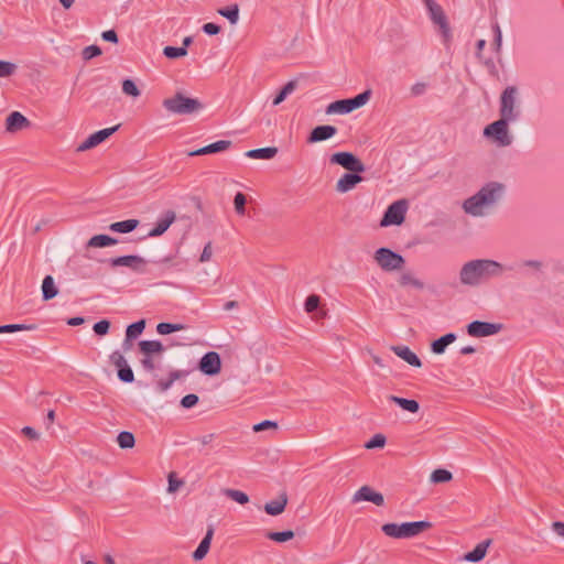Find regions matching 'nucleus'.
I'll list each match as a JSON object with an SVG mask.
<instances>
[{"label": "nucleus", "mask_w": 564, "mask_h": 564, "mask_svg": "<svg viewBox=\"0 0 564 564\" xmlns=\"http://www.w3.org/2000/svg\"><path fill=\"white\" fill-rule=\"evenodd\" d=\"M278 427V423L274 422V421H270V420H264L258 424H254L253 425V431L254 432H262L264 430H268V429H276Z\"/></svg>", "instance_id": "nucleus-55"}, {"label": "nucleus", "mask_w": 564, "mask_h": 564, "mask_svg": "<svg viewBox=\"0 0 564 564\" xmlns=\"http://www.w3.org/2000/svg\"><path fill=\"white\" fill-rule=\"evenodd\" d=\"M139 225L140 221L138 219H127L110 224L109 229L113 232L129 234L137 229Z\"/></svg>", "instance_id": "nucleus-29"}, {"label": "nucleus", "mask_w": 564, "mask_h": 564, "mask_svg": "<svg viewBox=\"0 0 564 564\" xmlns=\"http://www.w3.org/2000/svg\"><path fill=\"white\" fill-rule=\"evenodd\" d=\"M330 164H337L349 172L362 173L365 164L351 152H336L329 158Z\"/></svg>", "instance_id": "nucleus-9"}, {"label": "nucleus", "mask_w": 564, "mask_h": 564, "mask_svg": "<svg viewBox=\"0 0 564 564\" xmlns=\"http://www.w3.org/2000/svg\"><path fill=\"white\" fill-rule=\"evenodd\" d=\"M399 283L401 286H408L411 285L414 289L422 290L424 289V283L416 279L412 273L410 272H403L399 278Z\"/></svg>", "instance_id": "nucleus-36"}, {"label": "nucleus", "mask_w": 564, "mask_h": 564, "mask_svg": "<svg viewBox=\"0 0 564 564\" xmlns=\"http://www.w3.org/2000/svg\"><path fill=\"white\" fill-rule=\"evenodd\" d=\"M140 352L143 355H153L164 351V346L160 340H141L138 344Z\"/></svg>", "instance_id": "nucleus-32"}, {"label": "nucleus", "mask_w": 564, "mask_h": 564, "mask_svg": "<svg viewBox=\"0 0 564 564\" xmlns=\"http://www.w3.org/2000/svg\"><path fill=\"white\" fill-rule=\"evenodd\" d=\"M217 12L228 19L231 24H236L239 20V7L237 4L218 9Z\"/></svg>", "instance_id": "nucleus-38"}, {"label": "nucleus", "mask_w": 564, "mask_h": 564, "mask_svg": "<svg viewBox=\"0 0 564 564\" xmlns=\"http://www.w3.org/2000/svg\"><path fill=\"white\" fill-rule=\"evenodd\" d=\"M231 147V141L229 140H219L217 142L210 143L206 147H203L200 149H197L195 151H191L188 153L189 156H196V155H205V154H213L221 151H226Z\"/></svg>", "instance_id": "nucleus-22"}, {"label": "nucleus", "mask_w": 564, "mask_h": 564, "mask_svg": "<svg viewBox=\"0 0 564 564\" xmlns=\"http://www.w3.org/2000/svg\"><path fill=\"white\" fill-rule=\"evenodd\" d=\"M321 297L316 294H311L306 297L304 308L307 313H313L319 306Z\"/></svg>", "instance_id": "nucleus-47"}, {"label": "nucleus", "mask_w": 564, "mask_h": 564, "mask_svg": "<svg viewBox=\"0 0 564 564\" xmlns=\"http://www.w3.org/2000/svg\"><path fill=\"white\" fill-rule=\"evenodd\" d=\"M58 293V290L55 285L54 279L52 275H46L42 282V296L44 301H50L55 297Z\"/></svg>", "instance_id": "nucleus-33"}, {"label": "nucleus", "mask_w": 564, "mask_h": 564, "mask_svg": "<svg viewBox=\"0 0 564 564\" xmlns=\"http://www.w3.org/2000/svg\"><path fill=\"white\" fill-rule=\"evenodd\" d=\"M553 532L564 539V522L554 521L551 525Z\"/></svg>", "instance_id": "nucleus-61"}, {"label": "nucleus", "mask_w": 564, "mask_h": 564, "mask_svg": "<svg viewBox=\"0 0 564 564\" xmlns=\"http://www.w3.org/2000/svg\"><path fill=\"white\" fill-rule=\"evenodd\" d=\"M508 122L509 120L500 117L499 120L485 128L484 134L486 137H494L500 145L507 147L511 143V137L508 133Z\"/></svg>", "instance_id": "nucleus-11"}, {"label": "nucleus", "mask_w": 564, "mask_h": 564, "mask_svg": "<svg viewBox=\"0 0 564 564\" xmlns=\"http://www.w3.org/2000/svg\"><path fill=\"white\" fill-rule=\"evenodd\" d=\"M23 435H25L29 440L37 441L40 438V434L31 426H24L22 429Z\"/></svg>", "instance_id": "nucleus-60"}, {"label": "nucleus", "mask_w": 564, "mask_h": 564, "mask_svg": "<svg viewBox=\"0 0 564 564\" xmlns=\"http://www.w3.org/2000/svg\"><path fill=\"white\" fill-rule=\"evenodd\" d=\"M167 480H169V487H167L169 492H175L184 485L183 480L176 478L175 473H170Z\"/></svg>", "instance_id": "nucleus-53"}, {"label": "nucleus", "mask_w": 564, "mask_h": 564, "mask_svg": "<svg viewBox=\"0 0 564 564\" xmlns=\"http://www.w3.org/2000/svg\"><path fill=\"white\" fill-rule=\"evenodd\" d=\"M517 87L508 86L500 97V117L509 121L518 118V111L514 110Z\"/></svg>", "instance_id": "nucleus-10"}, {"label": "nucleus", "mask_w": 564, "mask_h": 564, "mask_svg": "<svg viewBox=\"0 0 564 564\" xmlns=\"http://www.w3.org/2000/svg\"><path fill=\"white\" fill-rule=\"evenodd\" d=\"M370 96H371V91L365 90L352 98L336 100L334 102H330L326 107V113L327 115L349 113V112L362 107L364 105H366L367 101L370 99Z\"/></svg>", "instance_id": "nucleus-5"}, {"label": "nucleus", "mask_w": 564, "mask_h": 564, "mask_svg": "<svg viewBox=\"0 0 564 564\" xmlns=\"http://www.w3.org/2000/svg\"><path fill=\"white\" fill-rule=\"evenodd\" d=\"M388 399L398 404L402 410L410 413H417L420 410V404L416 400L405 399L393 394L389 395Z\"/></svg>", "instance_id": "nucleus-28"}, {"label": "nucleus", "mask_w": 564, "mask_h": 564, "mask_svg": "<svg viewBox=\"0 0 564 564\" xmlns=\"http://www.w3.org/2000/svg\"><path fill=\"white\" fill-rule=\"evenodd\" d=\"M117 443L120 448L128 449V448H132L134 446L135 438L131 432L122 431L117 436Z\"/></svg>", "instance_id": "nucleus-37"}, {"label": "nucleus", "mask_w": 564, "mask_h": 564, "mask_svg": "<svg viewBox=\"0 0 564 564\" xmlns=\"http://www.w3.org/2000/svg\"><path fill=\"white\" fill-rule=\"evenodd\" d=\"M101 53L102 52H101V48L99 46H97V45H89V46H87V47H85L83 50L82 55H83V58L85 61H89V59H91L94 57H97V56L101 55Z\"/></svg>", "instance_id": "nucleus-50"}, {"label": "nucleus", "mask_w": 564, "mask_h": 564, "mask_svg": "<svg viewBox=\"0 0 564 564\" xmlns=\"http://www.w3.org/2000/svg\"><path fill=\"white\" fill-rule=\"evenodd\" d=\"M502 189L503 186L500 183L486 184L479 192L464 202L465 213L473 216H482V207L494 205L501 196Z\"/></svg>", "instance_id": "nucleus-2"}, {"label": "nucleus", "mask_w": 564, "mask_h": 564, "mask_svg": "<svg viewBox=\"0 0 564 564\" xmlns=\"http://www.w3.org/2000/svg\"><path fill=\"white\" fill-rule=\"evenodd\" d=\"M278 153L275 147H267L260 149H253L246 152V156L250 159L270 160L273 159Z\"/></svg>", "instance_id": "nucleus-31"}, {"label": "nucleus", "mask_w": 564, "mask_h": 564, "mask_svg": "<svg viewBox=\"0 0 564 564\" xmlns=\"http://www.w3.org/2000/svg\"><path fill=\"white\" fill-rule=\"evenodd\" d=\"M453 479V474L443 468H438L432 471L430 480L434 484L448 482Z\"/></svg>", "instance_id": "nucleus-40"}, {"label": "nucleus", "mask_w": 564, "mask_h": 564, "mask_svg": "<svg viewBox=\"0 0 564 564\" xmlns=\"http://www.w3.org/2000/svg\"><path fill=\"white\" fill-rule=\"evenodd\" d=\"M502 272L501 263L489 259H476L462 267L459 280L464 285L477 286L491 278L500 276Z\"/></svg>", "instance_id": "nucleus-1"}, {"label": "nucleus", "mask_w": 564, "mask_h": 564, "mask_svg": "<svg viewBox=\"0 0 564 564\" xmlns=\"http://www.w3.org/2000/svg\"><path fill=\"white\" fill-rule=\"evenodd\" d=\"M185 329V325L183 324H173V323H159L156 325V332L161 335H169L174 332H180Z\"/></svg>", "instance_id": "nucleus-41"}, {"label": "nucleus", "mask_w": 564, "mask_h": 564, "mask_svg": "<svg viewBox=\"0 0 564 564\" xmlns=\"http://www.w3.org/2000/svg\"><path fill=\"white\" fill-rule=\"evenodd\" d=\"M163 54L170 59H175L185 56L187 50L185 47L165 46Z\"/></svg>", "instance_id": "nucleus-45"}, {"label": "nucleus", "mask_w": 564, "mask_h": 564, "mask_svg": "<svg viewBox=\"0 0 564 564\" xmlns=\"http://www.w3.org/2000/svg\"><path fill=\"white\" fill-rule=\"evenodd\" d=\"M336 133H337V128L335 126H330V124L317 126L314 129H312V131L310 132V134L307 137L306 142L312 144V143L326 141V140L333 138Z\"/></svg>", "instance_id": "nucleus-19"}, {"label": "nucleus", "mask_w": 564, "mask_h": 564, "mask_svg": "<svg viewBox=\"0 0 564 564\" xmlns=\"http://www.w3.org/2000/svg\"><path fill=\"white\" fill-rule=\"evenodd\" d=\"M198 395L194 393L186 394L181 400V405L185 409L195 406L198 403Z\"/></svg>", "instance_id": "nucleus-54"}, {"label": "nucleus", "mask_w": 564, "mask_h": 564, "mask_svg": "<svg viewBox=\"0 0 564 564\" xmlns=\"http://www.w3.org/2000/svg\"><path fill=\"white\" fill-rule=\"evenodd\" d=\"M432 523L430 521H413L403 523H384L381 531L389 538L393 539H411L422 532L430 530Z\"/></svg>", "instance_id": "nucleus-3"}, {"label": "nucleus", "mask_w": 564, "mask_h": 564, "mask_svg": "<svg viewBox=\"0 0 564 564\" xmlns=\"http://www.w3.org/2000/svg\"><path fill=\"white\" fill-rule=\"evenodd\" d=\"M145 328V319H140L135 323L130 324L126 329V341L130 343L140 336Z\"/></svg>", "instance_id": "nucleus-34"}, {"label": "nucleus", "mask_w": 564, "mask_h": 564, "mask_svg": "<svg viewBox=\"0 0 564 564\" xmlns=\"http://www.w3.org/2000/svg\"><path fill=\"white\" fill-rule=\"evenodd\" d=\"M491 542H492L491 539H487V540L478 543L473 551L465 554L464 558L467 562H471V563H477V562L481 561L486 556L487 549L489 547Z\"/></svg>", "instance_id": "nucleus-26"}, {"label": "nucleus", "mask_w": 564, "mask_h": 564, "mask_svg": "<svg viewBox=\"0 0 564 564\" xmlns=\"http://www.w3.org/2000/svg\"><path fill=\"white\" fill-rule=\"evenodd\" d=\"M373 259L383 271L401 270L405 263L404 258L400 253L386 247L377 249Z\"/></svg>", "instance_id": "nucleus-7"}, {"label": "nucleus", "mask_w": 564, "mask_h": 564, "mask_svg": "<svg viewBox=\"0 0 564 564\" xmlns=\"http://www.w3.org/2000/svg\"><path fill=\"white\" fill-rule=\"evenodd\" d=\"M212 254H213V249H212V242L209 241L204 247L203 252H202L200 258H199V261L200 262L209 261L210 258H212Z\"/></svg>", "instance_id": "nucleus-59"}, {"label": "nucleus", "mask_w": 564, "mask_h": 564, "mask_svg": "<svg viewBox=\"0 0 564 564\" xmlns=\"http://www.w3.org/2000/svg\"><path fill=\"white\" fill-rule=\"evenodd\" d=\"M162 105L166 111L180 116L196 113L204 108L197 98L187 97L182 91L164 99Z\"/></svg>", "instance_id": "nucleus-4"}, {"label": "nucleus", "mask_w": 564, "mask_h": 564, "mask_svg": "<svg viewBox=\"0 0 564 564\" xmlns=\"http://www.w3.org/2000/svg\"><path fill=\"white\" fill-rule=\"evenodd\" d=\"M411 91L415 96L422 95L425 91V84L416 83L415 85L412 86Z\"/></svg>", "instance_id": "nucleus-62"}, {"label": "nucleus", "mask_w": 564, "mask_h": 564, "mask_svg": "<svg viewBox=\"0 0 564 564\" xmlns=\"http://www.w3.org/2000/svg\"><path fill=\"white\" fill-rule=\"evenodd\" d=\"M109 264L112 268L127 267L134 272L143 273V272H145L147 260L140 256L128 254V256L111 258L109 260Z\"/></svg>", "instance_id": "nucleus-14"}, {"label": "nucleus", "mask_w": 564, "mask_h": 564, "mask_svg": "<svg viewBox=\"0 0 564 564\" xmlns=\"http://www.w3.org/2000/svg\"><path fill=\"white\" fill-rule=\"evenodd\" d=\"M173 384L172 380L167 379V380H160L158 382V388L160 389V391H166L167 389L171 388V386Z\"/></svg>", "instance_id": "nucleus-64"}, {"label": "nucleus", "mask_w": 564, "mask_h": 564, "mask_svg": "<svg viewBox=\"0 0 564 564\" xmlns=\"http://www.w3.org/2000/svg\"><path fill=\"white\" fill-rule=\"evenodd\" d=\"M216 435L214 433L203 435L198 438L202 445H208L215 440Z\"/></svg>", "instance_id": "nucleus-63"}, {"label": "nucleus", "mask_w": 564, "mask_h": 564, "mask_svg": "<svg viewBox=\"0 0 564 564\" xmlns=\"http://www.w3.org/2000/svg\"><path fill=\"white\" fill-rule=\"evenodd\" d=\"M17 70V65L11 62L0 61V77H9Z\"/></svg>", "instance_id": "nucleus-49"}, {"label": "nucleus", "mask_w": 564, "mask_h": 564, "mask_svg": "<svg viewBox=\"0 0 564 564\" xmlns=\"http://www.w3.org/2000/svg\"><path fill=\"white\" fill-rule=\"evenodd\" d=\"M109 361L117 368V376L120 381L124 383H131L134 381L133 371L121 351H112L109 356Z\"/></svg>", "instance_id": "nucleus-12"}, {"label": "nucleus", "mask_w": 564, "mask_h": 564, "mask_svg": "<svg viewBox=\"0 0 564 564\" xmlns=\"http://www.w3.org/2000/svg\"><path fill=\"white\" fill-rule=\"evenodd\" d=\"M223 494L227 498L238 502L239 505H246V503L249 502V497L243 491H240V490H237V489L226 488V489L223 490Z\"/></svg>", "instance_id": "nucleus-39"}, {"label": "nucleus", "mask_w": 564, "mask_h": 564, "mask_svg": "<svg viewBox=\"0 0 564 564\" xmlns=\"http://www.w3.org/2000/svg\"><path fill=\"white\" fill-rule=\"evenodd\" d=\"M36 326L34 324L32 325H25V324H7L0 326V334L2 333H15L20 330H32L35 329Z\"/></svg>", "instance_id": "nucleus-43"}, {"label": "nucleus", "mask_w": 564, "mask_h": 564, "mask_svg": "<svg viewBox=\"0 0 564 564\" xmlns=\"http://www.w3.org/2000/svg\"><path fill=\"white\" fill-rule=\"evenodd\" d=\"M246 204H247L246 195L241 192H238L234 197V206H235V212L239 216L246 215Z\"/></svg>", "instance_id": "nucleus-44"}, {"label": "nucleus", "mask_w": 564, "mask_h": 564, "mask_svg": "<svg viewBox=\"0 0 564 564\" xmlns=\"http://www.w3.org/2000/svg\"><path fill=\"white\" fill-rule=\"evenodd\" d=\"M360 501L372 502L373 505L381 507L384 505V497L381 492L373 490L370 486H361L352 496L351 502L357 503Z\"/></svg>", "instance_id": "nucleus-17"}, {"label": "nucleus", "mask_w": 564, "mask_h": 564, "mask_svg": "<svg viewBox=\"0 0 564 564\" xmlns=\"http://www.w3.org/2000/svg\"><path fill=\"white\" fill-rule=\"evenodd\" d=\"M214 532H215L214 527L209 525L207 531H206L205 536L203 538V540L198 544L197 549L193 552V558L195 561L203 560L206 556V554L208 553V551L210 549V543H212V540H213V536H214Z\"/></svg>", "instance_id": "nucleus-24"}, {"label": "nucleus", "mask_w": 564, "mask_h": 564, "mask_svg": "<svg viewBox=\"0 0 564 564\" xmlns=\"http://www.w3.org/2000/svg\"><path fill=\"white\" fill-rule=\"evenodd\" d=\"M386 436L382 435V434H376L373 435L370 441H368L365 445L366 448L368 449H371V448H380V447H383L386 445Z\"/></svg>", "instance_id": "nucleus-48"}, {"label": "nucleus", "mask_w": 564, "mask_h": 564, "mask_svg": "<svg viewBox=\"0 0 564 564\" xmlns=\"http://www.w3.org/2000/svg\"><path fill=\"white\" fill-rule=\"evenodd\" d=\"M288 500V495L285 491H283L275 500L269 501L264 505V511L269 516H279L285 510Z\"/></svg>", "instance_id": "nucleus-25"}, {"label": "nucleus", "mask_w": 564, "mask_h": 564, "mask_svg": "<svg viewBox=\"0 0 564 564\" xmlns=\"http://www.w3.org/2000/svg\"><path fill=\"white\" fill-rule=\"evenodd\" d=\"M141 365L143 369L149 372L155 369V364L151 355H144V358L141 359Z\"/></svg>", "instance_id": "nucleus-57"}, {"label": "nucleus", "mask_w": 564, "mask_h": 564, "mask_svg": "<svg viewBox=\"0 0 564 564\" xmlns=\"http://www.w3.org/2000/svg\"><path fill=\"white\" fill-rule=\"evenodd\" d=\"M101 39L106 42L117 44L119 42L118 34L115 30H107L101 33Z\"/></svg>", "instance_id": "nucleus-56"}, {"label": "nucleus", "mask_w": 564, "mask_h": 564, "mask_svg": "<svg viewBox=\"0 0 564 564\" xmlns=\"http://www.w3.org/2000/svg\"><path fill=\"white\" fill-rule=\"evenodd\" d=\"M198 368L204 375H218L221 370V359L219 354L216 351L206 352L199 360Z\"/></svg>", "instance_id": "nucleus-16"}, {"label": "nucleus", "mask_w": 564, "mask_h": 564, "mask_svg": "<svg viewBox=\"0 0 564 564\" xmlns=\"http://www.w3.org/2000/svg\"><path fill=\"white\" fill-rule=\"evenodd\" d=\"M122 91L128 95V96H132V97H139L140 96V90L139 88L137 87L135 83L131 79H124L122 82Z\"/></svg>", "instance_id": "nucleus-46"}, {"label": "nucleus", "mask_w": 564, "mask_h": 564, "mask_svg": "<svg viewBox=\"0 0 564 564\" xmlns=\"http://www.w3.org/2000/svg\"><path fill=\"white\" fill-rule=\"evenodd\" d=\"M391 350L412 367L422 366L421 359L408 346H391Z\"/></svg>", "instance_id": "nucleus-23"}, {"label": "nucleus", "mask_w": 564, "mask_h": 564, "mask_svg": "<svg viewBox=\"0 0 564 564\" xmlns=\"http://www.w3.org/2000/svg\"><path fill=\"white\" fill-rule=\"evenodd\" d=\"M175 218H176V215L173 210L165 212L163 217H161L156 221L155 226L149 231L148 236L149 237H159V236L163 235L169 229V227L174 223Z\"/></svg>", "instance_id": "nucleus-21"}, {"label": "nucleus", "mask_w": 564, "mask_h": 564, "mask_svg": "<svg viewBox=\"0 0 564 564\" xmlns=\"http://www.w3.org/2000/svg\"><path fill=\"white\" fill-rule=\"evenodd\" d=\"M118 242L119 241L117 238L110 237L108 235H96L88 240L87 248H105L115 246Z\"/></svg>", "instance_id": "nucleus-30"}, {"label": "nucleus", "mask_w": 564, "mask_h": 564, "mask_svg": "<svg viewBox=\"0 0 564 564\" xmlns=\"http://www.w3.org/2000/svg\"><path fill=\"white\" fill-rule=\"evenodd\" d=\"M492 31L495 34L492 46H494L496 53H499L501 50V44H502V34H501V30H500V26L498 23H495L492 25Z\"/></svg>", "instance_id": "nucleus-52"}, {"label": "nucleus", "mask_w": 564, "mask_h": 564, "mask_svg": "<svg viewBox=\"0 0 564 564\" xmlns=\"http://www.w3.org/2000/svg\"><path fill=\"white\" fill-rule=\"evenodd\" d=\"M455 340L456 335L454 333L445 334L444 336L432 341L431 350L436 355H442L445 352L446 347Z\"/></svg>", "instance_id": "nucleus-27"}, {"label": "nucleus", "mask_w": 564, "mask_h": 564, "mask_svg": "<svg viewBox=\"0 0 564 564\" xmlns=\"http://www.w3.org/2000/svg\"><path fill=\"white\" fill-rule=\"evenodd\" d=\"M93 329L96 335L105 336L108 334V332L110 329V322L107 319H101V321L95 323Z\"/></svg>", "instance_id": "nucleus-51"}, {"label": "nucleus", "mask_w": 564, "mask_h": 564, "mask_svg": "<svg viewBox=\"0 0 564 564\" xmlns=\"http://www.w3.org/2000/svg\"><path fill=\"white\" fill-rule=\"evenodd\" d=\"M220 26L213 22H208L203 25V31L208 35H216L220 32Z\"/></svg>", "instance_id": "nucleus-58"}, {"label": "nucleus", "mask_w": 564, "mask_h": 564, "mask_svg": "<svg viewBox=\"0 0 564 564\" xmlns=\"http://www.w3.org/2000/svg\"><path fill=\"white\" fill-rule=\"evenodd\" d=\"M406 210L408 202L405 199H399L393 202L391 205L388 206L387 210L384 212L380 220V226L389 227L392 225L399 226L403 224Z\"/></svg>", "instance_id": "nucleus-8"}, {"label": "nucleus", "mask_w": 564, "mask_h": 564, "mask_svg": "<svg viewBox=\"0 0 564 564\" xmlns=\"http://www.w3.org/2000/svg\"><path fill=\"white\" fill-rule=\"evenodd\" d=\"M31 121L19 111L11 112L6 119V130L10 133L29 129Z\"/></svg>", "instance_id": "nucleus-18"}, {"label": "nucleus", "mask_w": 564, "mask_h": 564, "mask_svg": "<svg viewBox=\"0 0 564 564\" xmlns=\"http://www.w3.org/2000/svg\"><path fill=\"white\" fill-rule=\"evenodd\" d=\"M424 2L427 7L431 20L440 29L444 43L448 44L452 41V30L444 10L434 0H424Z\"/></svg>", "instance_id": "nucleus-6"}, {"label": "nucleus", "mask_w": 564, "mask_h": 564, "mask_svg": "<svg viewBox=\"0 0 564 564\" xmlns=\"http://www.w3.org/2000/svg\"><path fill=\"white\" fill-rule=\"evenodd\" d=\"M297 86V83L295 80H290L286 83L282 89L276 94V96L273 99V106L280 105L282 101L285 100V98L292 94Z\"/></svg>", "instance_id": "nucleus-35"}, {"label": "nucleus", "mask_w": 564, "mask_h": 564, "mask_svg": "<svg viewBox=\"0 0 564 564\" xmlns=\"http://www.w3.org/2000/svg\"><path fill=\"white\" fill-rule=\"evenodd\" d=\"M502 324L474 321L467 325V334L471 337H487L499 333Z\"/></svg>", "instance_id": "nucleus-13"}, {"label": "nucleus", "mask_w": 564, "mask_h": 564, "mask_svg": "<svg viewBox=\"0 0 564 564\" xmlns=\"http://www.w3.org/2000/svg\"><path fill=\"white\" fill-rule=\"evenodd\" d=\"M294 532L292 530H285L282 532H268L265 536L274 542L283 543L290 541L294 538Z\"/></svg>", "instance_id": "nucleus-42"}, {"label": "nucleus", "mask_w": 564, "mask_h": 564, "mask_svg": "<svg viewBox=\"0 0 564 564\" xmlns=\"http://www.w3.org/2000/svg\"><path fill=\"white\" fill-rule=\"evenodd\" d=\"M119 127L120 124H117L110 128L96 131L78 145L77 151L84 152L97 147L98 144L107 140L110 135H112L119 129Z\"/></svg>", "instance_id": "nucleus-15"}, {"label": "nucleus", "mask_w": 564, "mask_h": 564, "mask_svg": "<svg viewBox=\"0 0 564 564\" xmlns=\"http://www.w3.org/2000/svg\"><path fill=\"white\" fill-rule=\"evenodd\" d=\"M359 174L355 172L344 174L336 183V191L338 193H347L354 189L364 180Z\"/></svg>", "instance_id": "nucleus-20"}]
</instances>
